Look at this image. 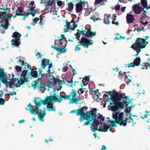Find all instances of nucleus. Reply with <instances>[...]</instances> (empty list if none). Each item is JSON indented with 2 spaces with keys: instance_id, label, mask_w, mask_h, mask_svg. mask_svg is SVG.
<instances>
[{
  "instance_id": "4468645a",
  "label": "nucleus",
  "mask_w": 150,
  "mask_h": 150,
  "mask_svg": "<svg viewBox=\"0 0 150 150\" xmlns=\"http://www.w3.org/2000/svg\"><path fill=\"white\" fill-rule=\"evenodd\" d=\"M82 35H85L88 37H92L95 36L96 34V32H93L91 30H89L87 31L82 30L81 32Z\"/></svg>"
},
{
  "instance_id": "bf43d9fd",
  "label": "nucleus",
  "mask_w": 150,
  "mask_h": 150,
  "mask_svg": "<svg viewBox=\"0 0 150 150\" xmlns=\"http://www.w3.org/2000/svg\"><path fill=\"white\" fill-rule=\"evenodd\" d=\"M115 8L116 10L118 11L120 10V6L119 5H116L115 7Z\"/></svg>"
},
{
  "instance_id": "9b49d317",
  "label": "nucleus",
  "mask_w": 150,
  "mask_h": 150,
  "mask_svg": "<svg viewBox=\"0 0 150 150\" xmlns=\"http://www.w3.org/2000/svg\"><path fill=\"white\" fill-rule=\"evenodd\" d=\"M21 36V34L17 32H15L13 33L12 35L13 39L11 41L12 45H14L15 46L18 47L20 44L19 38Z\"/></svg>"
},
{
  "instance_id": "603ef678",
  "label": "nucleus",
  "mask_w": 150,
  "mask_h": 150,
  "mask_svg": "<svg viewBox=\"0 0 150 150\" xmlns=\"http://www.w3.org/2000/svg\"><path fill=\"white\" fill-rule=\"evenodd\" d=\"M84 92L82 88H80L78 90V93L80 94L83 93Z\"/></svg>"
},
{
  "instance_id": "e433bc0d",
  "label": "nucleus",
  "mask_w": 150,
  "mask_h": 150,
  "mask_svg": "<svg viewBox=\"0 0 150 150\" xmlns=\"http://www.w3.org/2000/svg\"><path fill=\"white\" fill-rule=\"evenodd\" d=\"M108 122L109 124H110V126L112 127H116V126L115 121H112L109 120V121H108Z\"/></svg>"
},
{
  "instance_id": "c756f323",
  "label": "nucleus",
  "mask_w": 150,
  "mask_h": 150,
  "mask_svg": "<svg viewBox=\"0 0 150 150\" xmlns=\"http://www.w3.org/2000/svg\"><path fill=\"white\" fill-rule=\"evenodd\" d=\"M18 63H19L20 65H21L22 66H23L24 65H25L26 66H27L28 68L29 69H31V66L30 65L28 66L27 65V64L26 62H25L23 61H22L21 60H19L17 62Z\"/></svg>"
},
{
  "instance_id": "39448f33",
  "label": "nucleus",
  "mask_w": 150,
  "mask_h": 150,
  "mask_svg": "<svg viewBox=\"0 0 150 150\" xmlns=\"http://www.w3.org/2000/svg\"><path fill=\"white\" fill-rule=\"evenodd\" d=\"M113 118L115 120L117 123H118L120 125L124 126L127 125V122L124 120V113L123 112H120L118 111H116L115 112L112 114Z\"/></svg>"
},
{
  "instance_id": "6ab92c4d",
  "label": "nucleus",
  "mask_w": 150,
  "mask_h": 150,
  "mask_svg": "<svg viewBox=\"0 0 150 150\" xmlns=\"http://www.w3.org/2000/svg\"><path fill=\"white\" fill-rule=\"evenodd\" d=\"M50 62V60L46 59H43L41 62V68L43 69L45 68V67L48 65Z\"/></svg>"
},
{
  "instance_id": "ea45409f",
  "label": "nucleus",
  "mask_w": 150,
  "mask_h": 150,
  "mask_svg": "<svg viewBox=\"0 0 150 150\" xmlns=\"http://www.w3.org/2000/svg\"><path fill=\"white\" fill-rule=\"evenodd\" d=\"M48 64V70L47 71V73L49 74V75H50V74L52 73V72L50 71V69L52 67V63H49Z\"/></svg>"
},
{
  "instance_id": "4be33fe9",
  "label": "nucleus",
  "mask_w": 150,
  "mask_h": 150,
  "mask_svg": "<svg viewBox=\"0 0 150 150\" xmlns=\"http://www.w3.org/2000/svg\"><path fill=\"white\" fill-rule=\"evenodd\" d=\"M119 106L116 104H114L113 103H110V108L112 111H115L117 110L119 108Z\"/></svg>"
},
{
  "instance_id": "c03bdc74",
  "label": "nucleus",
  "mask_w": 150,
  "mask_h": 150,
  "mask_svg": "<svg viewBox=\"0 0 150 150\" xmlns=\"http://www.w3.org/2000/svg\"><path fill=\"white\" fill-rule=\"evenodd\" d=\"M64 40H63L62 39H59L58 40H55V44L56 43V42L58 41L59 42V44L60 45H61L63 44V42Z\"/></svg>"
},
{
  "instance_id": "0e129e2a",
  "label": "nucleus",
  "mask_w": 150,
  "mask_h": 150,
  "mask_svg": "<svg viewBox=\"0 0 150 150\" xmlns=\"http://www.w3.org/2000/svg\"><path fill=\"white\" fill-rule=\"evenodd\" d=\"M16 92H10L9 93V95H15L16 94Z\"/></svg>"
},
{
  "instance_id": "9d476101",
  "label": "nucleus",
  "mask_w": 150,
  "mask_h": 150,
  "mask_svg": "<svg viewBox=\"0 0 150 150\" xmlns=\"http://www.w3.org/2000/svg\"><path fill=\"white\" fill-rule=\"evenodd\" d=\"M55 8L54 4L52 3L51 0H49L47 4L45 5V10H49V12L52 13L54 15L57 16V14L56 13L57 11L55 10Z\"/></svg>"
},
{
  "instance_id": "e2e57ef3",
  "label": "nucleus",
  "mask_w": 150,
  "mask_h": 150,
  "mask_svg": "<svg viewBox=\"0 0 150 150\" xmlns=\"http://www.w3.org/2000/svg\"><path fill=\"white\" fill-rule=\"evenodd\" d=\"M47 2L46 0H40V3L42 4H45L46 2Z\"/></svg>"
},
{
  "instance_id": "423d86ee",
  "label": "nucleus",
  "mask_w": 150,
  "mask_h": 150,
  "mask_svg": "<svg viewBox=\"0 0 150 150\" xmlns=\"http://www.w3.org/2000/svg\"><path fill=\"white\" fill-rule=\"evenodd\" d=\"M76 92L74 90H72L71 93L69 95H65L64 96H62L60 94H59L60 96L62 97V100L64 99L70 100V103L78 104L79 100L77 99L76 97Z\"/></svg>"
},
{
  "instance_id": "dca6fc26",
  "label": "nucleus",
  "mask_w": 150,
  "mask_h": 150,
  "mask_svg": "<svg viewBox=\"0 0 150 150\" xmlns=\"http://www.w3.org/2000/svg\"><path fill=\"white\" fill-rule=\"evenodd\" d=\"M140 61L141 59L139 57L137 58L134 60L133 62L128 64V67H134L135 66H138L140 64Z\"/></svg>"
},
{
  "instance_id": "de8ad7c7",
  "label": "nucleus",
  "mask_w": 150,
  "mask_h": 150,
  "mask_svg": "<svg viewBox=\"0 0 150 150\" xmlns=\"http://www.w3.org/2000/svg\"><path fill=\"white\" fill-rule=\"evenodd\" d=\"M124 120H125L127 122H128L129 123L131 122L132 123L133 122V120L130 117L129 119H128L127 118H125Z\"/></svg>"
},
{
  "instance_id": "79ce46f5",
  "label": "nucleus",
  "mask_w": 150,
  "mask_h": 150,
  "mask_svg": "<svg viewBox=\"0 0 150 150\" xmlns=\"http://www.w3.org/2000/svg\"><path fill=\"white\" fill-rule=\"evenodd\" d=\"M81 45V44L78 43V45L76 46L75 49V50L76 51H79L81 50V48L80 47Z\"/></svg>"
},
{
  "instance_id": "a211bd4d",
  "label": "nucleus",
  "mask_w": 150,
  "mask_h": 150,
  "mask_svg": "<svg viewBox=\"0 0 150 150\" xmlns=\"http://www.w3.org/2000/svg\"><path fill=\"white\" fill-rule=\"evenodd\" d=\"M76 26L75 24V23L74 22L71 21L70 23L67 22V25L65 26V27H66L68 29L74 30Z\"/></svg>"
},
{
  "instance_id": "338daca9",
  "label": "nucleus",
  "mask_w": 150,
  "mask_h": 150,
  "mask_svg": "<svg viewBox=\"0 0 150 150\" xmlns=\"http://www.w3.org/2000/svg\"><path fill=\"white\" fill-rule=\"evenodd\" d=\"M94 92L95 94V95H96L97 96H98V94H99V92L98 91H94Z\"/></svg>"
},
{
  "instance_id": "a18cd8bd",
  "label": "nucleus",
  "mask_w": 150,
  "mask_h": 150,
  "mask_svg": "<svg viewBox=\"0 0 150 150\" xmlns=\"http://www.w3.org/2000/svg\"><path fill=\"white\" fill-rule=\"evenodd\" d=\"M27 107L28 108H25V109L27 110H30H30L33 109V106L30 103H29L27 105Z\"/></svg>"
},
{
  "instance_id": "3c124183",
  "label": "nucleus",
  "mask_w": 150,
  "mask_h": 150,
  "mask_svg": "<svg viewBox=\"0 0 150 150\" xmlns=\"http://www.w3.org/2000/svg\"><path fill=\"white\" fill-rule=\"evenodd\" d=\"M103 0H96L95 2V4H97L100 3Z\"/></svg>"
},
{
  "instance_id": "58836bf2",
  "label": "nucleus",
  "mask_w": 150,
  "mask_h": 150,
  "mask_svg": "<svg viewBox=\"0 0 150 150\" xmlns=\"http://www.w3.org/2000/svg\"><path fill=\"white\" fill-rule=\"evenodd\" d=\"M126 73L125 72L123 73V74L124 76H126V78L125 79V80L126 81H127V83L129 82H131L132 80L131 79H129V77L128 76H127L126 74Z\"/></svg>"
},
{
  "instance_id": "f8f14e48",
  "label": "nucleus",
  "mask_w": 150,
  "mask_h": 150,
  "mask_svg": "<svg viewBox=\"0 0 150 150\" xmlns=\"http://www.w3.org/2000/svg\"><path fill=\"white\" fill-rule=\"evenodd\" d=\"M79 43L81 44L84 47L87 48H88L89 46L93 44V42L92 40L85 38H82L81 40L79 41Z\"/></svg>"
},
{
  "instance_id": "c9c22d12",
  "label": "nucleus",
  "mask_w": 150,
  "mask_h": 150,
  "mask_svg": "<svg viewBox=\"0 0 150 150\" xmlns=\"http://www.w3.org/2000/svg\"><path fill=\"white\" fill-rule=\"evenodd\" d=\"M31 75L34 78H36L38 77L37 71H33V69L31 71Z\"/></svg>"
},
{
  "instance_id": "2f4dec72",
  "label": "nucleus",
  "mask_w": 150,
  "mask_h": 150,
  "mask_svg": "<svg viewBox=\"0 0 150 150\" xmlns=\"http://www.w3.org/2000/svg\"><path fill=\"white\" fill-rule=\"evenodd\" d=\"M54 48L59 52L60 53H63L66 51V49L64 48V47H61L60 48L58 47H54Z\"/></svg>"
},
{
  "instance_id": "aec40b11",
  "label": "nucleus",
  "mask_w": 150,
  "mask_h": 150,
  "mask_svg": "<svg viewBox=\"0 0 150 150\" xmlns=\"http://www.w3.org/2000/svg\"><path fill=\"white\" fill-rule=\"evenodd\" d=\"M46 115L45 110V108L43 110H40V112L38 115L39 118L41 121H44V117Z\"/></svg>"
},
{
  "instance_id": "f257e3e1",
  "label": "nucleus",
  "mask_w": 150,
  "mask_h": 150,
  "mask_svg": "<svg viewBox=\"0 0 150 150\" xmlns=\"http://www.w3.org/2000/svg\"><path fill=\"white\" fill-rule=\"evenodd\" d=\"M50 79H48L49 83H48L49 87L47 89V90L50 91V94L51 96H54V98L57 99L55 96H59V94H57V91H58L61 89L62 86H60L59 88H57L56 86L57 83H58L59 86L60 85H62L65 84L71 87H72L73 83L72 82L69 81H65L64 80L61 81L57 78H54L53 76H51L50 74L49 75Z\"/></svg>"
},
{
  "instance_id": "680f3d73",
  "label": "nucleus",
  "mask_w": 150,
  "mask_h": 150,
  "mask_svg": "<svg viewBox=\"0 0 150 150\" xmlns=\"http://www.w3.org/2000/svg\"><path fill=\"white\" fill-rule=\"evenodd\" d=\"M147 115L144 114L143 115H142L141 116V117L143 119L147 117Z\"/></svg>"
},
{
  "instance_id": "2eb2a0df",
  "label": "nucleus",
  "mask_w": 150,
  "mask_h": 150,
  "mask_svg": "<svg viewBox=\"0 0 150 150\" xmlns=\"http://www.w3.org/2000/svg\"><path fill=\"white\" fill-rule=\"evenodd\" d=\"M143 9V8L139 6V4H135L133 6V11L136 14L140 13Z\"/></svg>"
},
{
  "instance_id": "7c9ffc66",
  "label": "nucleus",
  "mask_w": 150,
  "mask_h": 150,
  "mask_svg": "<svg viewBox=\"0 0 150 150\" xmlns=\"http://www.w3.org/2000/svg\"><path fill=\"white\" fill-rule=\"evenodd\" d=\"M35 8L34 7H31L30 8H29V11L30 13H28V14H31L33 16H34L35 14L36 13V11L34 10Z\"/></svg>"
},
{
  "instance_id": "6e6552de",
  "label": "nucleus",
  "mask_w": 150,
  "mask_h": 150,
  "mask_svg": "<svg viewBox=\"0 0 150 150\" xmlns=\"http://www.w3.org/2000/svg\"><path fill=\"white\" fill-rule=\"evenodd\" d=\"M87 108V107L84 106L81 109H78L77 110V112L76 113V115L81 116L79 119V121L81 122L83 120V119L84 120H85L90 118V115L88 114V112L84 113V109L86 110Z\"/></svg>"
},
{
  "instance_id": "37998d69",
  "label": "nucleus",
  "mask_w": 150,
  "mask_h": 150,
  "mask_svg": "<svg viewBox=\"0 0 150 150\" xmlns=\"http://www.w3.org/2000/svg\"><path fill=\"white\" fill-rule=\"evenodd\" d=\"M116 16H114L113 19H112V23L113 24H115V25H119V23L117 22H115V21L116 20Z\"/></svg>"
},
{
  "instance_id": "412c9836",
  "label": "nucleus",
  "mask_w": 150,
  "mask_h": 150,
  "mask_svg": "<svg viewBox=\"0 0 150 150\" xmlns=\"http://www.w3.org/2000/svg\"><path fill=\"white\" fill-rule=\"evenodd\" d=\"M127 22L129 23H132L134 20V18L133 15L128 13L126 16Z\"/></svg>"
},
{
  "instance_id": "f03ea898",
  "label": "nucleus",
  "mask_w": 150,
  "mask_h": 150,
  "mask_svg": "<svg viewBox=\"0 0 150 150\" xmlns=\"http://www.w3.org/2000/svg\"><path fill=\"white\" fill-rule=\"evenodd\" d=\"M14 75L13 74L12 77H10L8 80L7 75L4 74L3 70L0 69V80L5 84L6 87L12 88L15 86L17 87H19L24 83L21 80H20L18 79L14 78Z\"/></svg>"
},
{
  "instance_id": "5fc2aeb1",
  "label": "nucleus",
  "mask_w": 150,
  "mask_h": 150,
  "mask_svg": "<svg viewBox=\"0 0 150 150\" xmlns=\"http://www.w3.org/2000/svg\"><path fill=\"white\" fill-rule=\"evenodd\" d=\"M23 18H22V20H25V17L27 18L28 16V14H23Z\"/></svg>"
},
{
  "instance_id": "a878e982",
  "label": "nucleus",
  "mask_w": 150,
  "mask_h": 150,
  "mask_svg": "<svg viewBox=\"0 0 150 150\" xmlns=\"http://www.w3.org/2000/svg\"><path fill=\"white\" fill-rule=\"evenodd\" d=\"M97 110V109L96 108H93V110L91 111H90L89 112H88V114L89 115H90V118H91L92 119H94V114L96 112V111Z\"/></svg>"
},
{
  "instance_id": "774afa93",
  "label": "nucleus",
  "mask_w": 150,
  "mask_h": 150,
  "mask_svg": "<svg viewBox=\"0 0 150 150\" xmlns=\"http://www.w3.org/2000/svg\"><path fill=\"white\" fill-rule=\"evenodd\" d=\"M125 9H126V7H124L122 8L121 9V10L123 12H124L125 11Z\"/></svg>"
},
{
  "instance_id": "393cba45",
  "label": "nucleus",
  "mask_w": 150,
  "mask_h": 150,
  "mask_svg": "<svg viewBox=\"0 0 150 150\" xmlns=\"http://www.w3.org/2000/svg\"><path fill=\"white\" fill-rule=\"evenodd\" d=\"M128 102L125 100L123 101L122 102H120L118 105L120 108H122L125 107H127L128 105Z\"/></svg>"
},
{
  "instance_id": "69168bd1",
  "label": "nucleus",
  "mask_w": 150,
  "mask_h": 150,
  "mask_svg": "<svg viewBox=\"0 0 150 150\" xmlns=\"http://www.w3.org/2000/svg\"><path fill=\"white\" fill-rule=\"evenodd\" d=\"M36 56H37L38 58H40L42 57V55H41V54L40 53H38V54L36 55Z\"/></svg>"
},
{
  "instance_id": "bb28decb",
  "label": "nucleus",
  "mask_w": 150,
  "mask_h": 150,
  "mask_svg": "<svg viewBox=\"0 0 150 150\" xmlns=\"http://www.w3.org/2000/svg\"><path fill=\"white\" fill-rule=\"evenodd\" d=\"M39 20H40V21L39 23V24L40 25H41L42 24V19L40 18V20L38 18H35V19L33 20V22L31 23V24L34 25Z\"/></svg>"
},
{
  "instance_id": "a19ab883",
  "label": "nucleus",
  "mask_w": 150,
  "mask_h": 150,
  "mask_svg": "<svg viewBox=\"0 0 150 150\" xmlns=\"http://www.w3.org/2000/svg\"><path fill=\"white\" fill-rule=\"evenodd\" d=\"M131 110V108H126L125 110V112L126 113L129 114L131 116V114L130 113Z\"/></svg>"
},
{
  "instance_id": "49530a36",
  "label": "nucleus",
  "mask_w": 150,
  "mask_h": 150,
  "mask_svg": "<svg viewBox=\"0 0 150 150\" xmlns=\"http://www.w3.org/2000/svg\"><path fill=\"white\" fill-rule=\"evenodd\" d=\"M22 68L18 66H16L15 67V70L17 72L21 71L22 70Z\"/></svg>"
},
{
  "instance_id": "4d7b16f0",
  "label": "nucleus",
  "mask_w": 150,
  "mask_h": 150,
  "mask_svg": "<svg viewBox=\"0 0 150 150\" xmlns=\"http://www.w3.org/2000/svg\"><path fill=\"white\" fill-rule=\"evenodd\" d=\"M57 4L58 6H60L62 5V2L59 1L57 2Z\"/></svg>"
},
{
  "instance_id": "0eeeda50",
  "label": "nucleus",
  "mask_w": 150,
  "mask_h": 150,
  "mask_svg": "<svg viewBox=\"0 0 150 150\" xmlns=\"http://www.w3.org/2000/svg\"><path fill=\"white\" fill-rule=\"evenodd\" d=\"M34 103L35 104L36 108L38 110L41 106V104L45 105L47 104H51L52 103V99L50 96H47L45 100H41L40 98H37L35 99Z\"/></svg>"
},
{
  "instance_id": "5701e85b",
  "label": "nucleus",
  "mask_w": 150,
  "mask_h": 150,
  "mask_svg": "<svg viewBox=\"0 0 150 150\" xmlns=\"http://www.w3.org/2000/svg\"><path fill=\"white\" fill-rule=\"evenodd\" d=\"M76 12H79L82 11V3L81 2H79L76 4Z\"/></svg>"
},
{
  "instance_id": "1a4fd4ad",
  "label": "nucleus",
  "mask_w": 150,
  "mask_h": 150,
  "mask_svg": "<svg viewBox=\"0 0 150 150\" xmlns=\"http://www.w3.org/2000/svg\"><path fill=\"white\" fill-rule=\"evenodd\" d=\"M54 96H50L51 97V98L52 99V103L51 104H47V109L48 111H55L56 110L54 106H52L53 104V101H54L55 102H57L59 103H60L62 100V97L60 96H56L57 99H55V98H54Z\"/></svg>"
},
{
  "instance_id": "f3484780",
  "label": "nucleus",
  "mask_w": 150,
  "mask_h": 150,
  "mask_svg": "<svg viewBox=\"0 0 150 150\" xmlns=\"http://www.w3.org/2000/svg\"><path fill=\"white\" fill-rule=\"evenodd\" d=\"M28 72L27 70H23L21 75L20 79L23 81L24 82H27L29 81L28 78L26 77V75Z\"/></svg>"
},
{
  "instance_id": "ddd939ff",
  "label": "nucleus",
  "mask_w": 150,
  "mask_h": 150,
  "mask_svg": "<svg viewBox=\"0 0 150 150\" xmlns=\"http://www.w3.org/2000/svg\"><path fill=\"white\" fill-rule=\"evenodd\" d=\"M7 17L5 19V25L6 26H8L9 25V22L11 21V17L8 16V13L7 12L5 11L2 12L0 14V17Z\"/></svg>"
},
{
  "instance_id": "6e6d98bb",
  "label": "nucleus",
  "mask_w": 150,
  "mask_h": 150,
  "mask_svg": "<svg viewBox=\"0 0 150 150\" xmlns=\"http://www.w3.org/2000/svg\"><path fill=\"white\" fill-rule=\"evenodd\" d=\"M68 70V68L67 67H63V68L62 69V71H63L64 72H65L66 71H67Z\"/></svg>"
},
{
  "instance_id": "13d9d810",
  "label": "nucleus",
  "mask_w": 150,
  "mask_h": 150,
  "mask_svg": "<svg viewBox=\"0 0 150 150\" xmlns=\"http://www.w3.org/2000/svg\"><path fill=\"white\" fill-rule=\"evenodd\" d=\"M141 23L142 24H143L145 26H146L148 23V22L147 21H146L144 22H141Z\"/></svg>"
},
{
  "instance_id": "09e8293b",
  "label": "nucleus",
  "mask_w": 150,
  "mask_h": 150,
  "mask_svg": "<svg viewBox=\"0 0 150 150\" xmlns=\"http://www.w3.org/2000/svg\"><path fill=\"white\" fill-rule=\"evenodd\" d=\"M94 119H92L91 118V119L90 120H87L86 121L84 124L83 125H88L89 124H90L91 123V121H93V120H94Z\"/></svg>"
},
{
  "instance_id": "4c0bfd02",
  "label": "nucleus",
  "mask_w": 150,
  "mask_h": 150,
  "mask_svg": "<svg viewBox=\"0 0 150 150\" xmlns=\"http://www.w3.org/2000/svg\"><path fill=\"white\" fill-rule=\"evenodd\" d=\"M37 110V109L36 108L35 109H32L30 110V113L32 114L35 115L37 114L38 113V112L36 110Z\"/></svg>"
},
{
  "instance_id": "20e7f679",
  "label": "nucleus",
  "mask_w": 150,
  "mask_h": 150,
  "mask_svg": "<svg viewBox=\"0 0 150 150\" xmlns=\"http://www.w3.org/2000/svg\"><path fill=\"white\" fill-rule=\"evenodd\" d=\"M148 43V42L145 41L144 39L139 38L137 39L135 43L131 47L139 53L141 51V49L144 48Z\"/></svg>"
},
{
  "instance_id": "864d4df0",
  "label": "nucleus",
  "mask_w": 150,
  "mask_h": 150,
  "mask_svg": "<svg viewBox=\"0 0 150 150\" xmlns=\"http://www.w3.org/2000/svg\"><path fill=\"white\" fill-rule=\"evenodd\" d=\"M4 100L3 99L0 98V104H3L4 103Z\"/></svg>"
},
{
  "instance_id": "c85d7f7f",
  "label": "nucleus",
  "mask_w": 150,
  "mask_h": 150,
  "mask_svg": "<svg viewBox=\"0 0 150 150\" xmlns=\"http://www.w3.org/2000/svg\"><path fill=\"white\" fill-rule=\"evenodd\" d=\"M23 13L22 8V7H18L16 11V14L17 15H23Z\"/></svg>"
},
{
  "instance_id": "f704fd0d",
  "label": "nucleus",
  "mask_w": 150,
  "mask_h": 150,
  "mask_svg": "<svg viewBox=\"0 0 150 150\" xmlns=\"http://www.w3.org/2000/svg\"><path fill=\"white\" fill-rule=\"evenodd\" d=\"M141 4L143 7V8H146L147 6V2L145 0H141Z\"/></svg>"
},
{
  "instance_id": "b1692460",
  "label": "nucleus",
  "mask_w": 150,
  "mask_h": 150,
  "mask_svg": "<svg viewBox=\"0 0 150 150\" xmlns=\"http://www.w3.org/2000/svg\"><path fill=\"white\" fill-rule=\"evenodd\" d=\"M120 98L115 96L113 98V102L112 103H113L114 104L118 105L120 102Z\"/></svg>"
},
{
  "instance_id": "cd10ccee",
  "label": "nucleus",
  "mask_w": 150,
  "mask_h": 150,
  "mask_svg": "<svg viewBox=\"0 0 150 150\" xmlns=\"http://www.w3.org/2000/svg\"><path fill=\"white\" fill-rule=\"evenodd\" d=\"M110 18V15H105L104 22L106 24H108L110 23L109 18Z\"/></svg>"
},
{
  "instance_id": "8fccbe9b",
  "label": "nucleus",
  "mask_w": 150,
  "mask_h": 150,
  "mask_svg": "<svg viewBox=\"0 0 150 150\" xmlns=\"http://www.w3.org/2000/svg\"><path fill=\"white\" fill-rule=\"evenodd\" d=\"M97 117L99 119H100L102 121L104 120L105 119V118L101 115H100Z\"/></svg>"
},
{
  "instance_id": "052dcab7",
  "label": "nucleus",
  "mask_w": 150,
  "mask_h": 150,
  "mask_svg": "<svg viewBox=\"0 0 150 150\" xmlns=\"http://www.w3.org/2000/svg\"><path fill=\"white\" fill-rule=\"evenodd\" d=\"M61 39H62V40H64V41L66 42V38H65L64 35H61Z\"/></svg>"
},
{
  "instance_id": "7ed1b4c3",
  "label": "nucleus",
  "mask_w": 150,
  "mask_h": 150,
  "mask_svg": "<svg viewBox=\"0 0 150 150\" xmlns=\"http://www.w3.org/2000/svg\"><path fill=\"white\" fill-rule=\"evenodd\" d=\"M102 122H99L97 120H94L92 124L91 125V129L93 132L97 130L100 131H107L110 126L104 124L103 127H101L100 126L102 125Z\"/></svg>"
},
{
  "instance_id": "473e14b6",
  "label": "nucleus",
  "mask_w": 150,
  "mask_h": 150,
  "mask_svg": "<svg viewBox=\"0 0 150 150\" xmlns=\"http://www.w3.org/2000/svg\"><path fill=\"white\" fill-rule=\"evenodd\" d=\"M67 6H68L67 9L69 11H71L74 8V5L72 3H68Z\"/></svg>"
},
{
  "instance_id": "72a5a7b5",
  "label": "nucleus",
  "mask_w": 150,
  "mask_h": 150,
  "mask_svg": "<svg viewBox=\"0 0 150 150\" xmlns=\"http://www.w3.org/2000/svg\"><path fill=\"white\" fill-rule=\"evenodd\" d=\"M39 88L40 91L42 93H44L46 89V88L45 87V85L42 84L40 85Z\"/></svg>"
}]
</instances>
